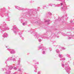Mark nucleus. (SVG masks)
<instances>
[{
  "label": "nucleus",
  "mask_w": 74,
  "mask_h": 74,
  "mask_svg": "<svg viewBox=\"0 0 74 74\" xmlns=\"http://www.w3.org/2000/svg\"><path fill=\"white\" fill-rule=\"evenodd\" d=\"M23 25H25V24L24 23H23Z\"/></svg>",
  "instance_id": "nucleus-1"
}]
</instances>
